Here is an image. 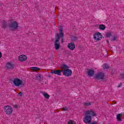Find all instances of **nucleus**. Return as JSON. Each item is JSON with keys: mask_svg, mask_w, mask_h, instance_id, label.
<instances>
[{"mask_svg": "<svg viewBox=\"0 0 124 124\" xmlns=\"http://www.w3.org/2000/svg\"><path fill=\"white\" fill-rule=\"evenodd\" d=\"M6 66L7 69H10L11 68H13V64L10 62H8L6 64Z\"/></svg>", "mask_w": 124, "mask_h": 124, "instance_id": "obj_13", "label": "nucleus"}, {"mask_svg": "<svg viewBox=\"0 0 124 124\" xmlns=\"http://www.w3.org/2000/svg\"><path fill=\"white\" fill-rule=\"evenodd\" d=\"M123 116V114L120 113V114H118L117 115V121H118V122H121V121H122V118L121 117Z\"/></svg>", "mask_w": 124, "mask_h": 124, "instance_id": "obj_16", "label": "nucleus"}, {"mask_svg": "<svg viewBox=\"0 0 124 124\" xmlns=\"http://www.w3.org/2000/svg\"><path fill=\"white\" fill-rule=\"evenodd\" d=\"M43 95L44 96V97H45V98H49L50 97V96H49V94H48V93L45 92L43 93Z\"/></svg>", "mask_w": 124, "mask_h": 124, "instance_id": "obj_19", "label": "nucleus"}, {"mask_svg": "<svg viewBox=\"0 0 124 124\" xmlns=\"http://www.w3.org/2000/svg\"><path fill=\"white\" fill-rule=\"evenodd\" d=\"M67 47L70 50H74L75 49V45L73 43H70L68 44Z\"/></svg>", "mask_w": 124, "mask_h": 124, "instance_id": "obj_12", "label": "nucleus"}, {"mask_svg": "<svg viewBox=\"0 0 124 124\" xmlns=\"http://www.w3.org/2000/svg\"><path fill=\"white\" fill-rule=\"evenodd\" d=\"M115 40H117V37L114 36L113 38L111 39V41H115Z\"/></svg>", "mask_w": 124, "mask_h": 124, "instance_id": "obj_26", "label": "nucleus"}, {"mask_svg": "<svg viewBox=\"0 0 124 124\" xmlns=\"http://www.w3.org/2000/svg\"><path fill=\"white\" fill-rule=\"evenodd\" d=\"M30 69L32 71H39L40 70V68L37 67H31Z\"/></svg>", "mask_w": 124, "mask_h": 124, "instance_id": "obj_14", "label": "nucleus"}, {"mask_svg": "<svg viewBox=\"0 0 124 124\" xmlns=\"http://www.w3.org/2000/svg\"><path fill=\"white\" fill-rule=\"evenodd\" d=\"M97 80H102L104 78V74L103 73H98L94 77Z\"/></svg>", "mask_w": 124, "mask_h": 124, "instance_id": "obj_9", "label": "nucleus"}, {"mask_svg": "<svg viewBox=\"0 0 124 124\" xmlns=\"http://www.w3.org/2000/svg\"><path fill=\"white\" fill-rule=\"evenodd\" d=\"M28 57L25 55H21L18 57L19 62H26Z\"/></svg>", "mask_w": 124, "mask_h": 124, "instance_id": "obj_11", "label": "nucleus"}, {"mask_svg": "<svg viewBox=\"0 0 124 124\" xmlns=\"http://www.w3.org/2000/svg\"><path fill=\"white\" fill-rule=\"evenodd\" d=\"M62 68V71L63 72V75L66 77H69L72 75V70L68 69L69 67L66 64H62L61 66Z\"/></svg>", "mask_w": 124, "mask_h": 124, "instance_id": "obj_4", "label": "nucleus"}, {"mask_svg": "<svg viewBox=\"0 0 124 124\" xmlns=\"http://www.w3.org/2000/svg\"><path fill=\"white\" fill-rule=\"evenodd\" d=\"M59 28V34L57 35V37L56 39V41L55 42L54 46L55 47L56 50H59L60 49V43H59L60 41V38H61V42L62 43H63V28H62V26H60Z\"/></svg>", "mask_w": 124, "mask_h": 124, "instance_id": "obj_3", "label": "nucleus"}, {"mask_svg": "<svg viewBox=\"0 0 124 124\" xmlns=\"http://www.w3.org/2000/svg\"><path fill=\"white\" fill-rule=\"evenodd\" d=\"M62 70H57L51 71V73L52 74H56V75H58L59 76H62Z\"/></svg>", "mask_w": 124, "mask_h": 124, "instance_id": "obj_10", "label": "nucleus"}, {"mask_svg": "<svg viewBox=\"0 0 124 124\" xmlns=\"http://www.w3.org/2000/svg\"><path fill=\"white\" fill-rule=\"evenodd\" d=\"M99 29L101 31H104V30L106 29V27H105V25L103 24H101L99 26Z\"/></svg>", "mask_w": 124, "mask_h": 124, "instance_id": "obj_18", "label": "nucleus"}, {"mask_svg": "<svg viewBox=\"0 0 124 124\" xmlns=\"http://www.w3.org/2000/svg\"><path fill=\"white\" fill-rule=\"evenodd\" d=\"M14 107H15V108H18V106H17V105H15L14 106Z\"/></svg>", "mask_w": 124, "mask_h": 124, "instance_id": "obj_30", "label": "nucleus"}, {"mask_svg": "<svg viewBox=\"0 0 124 124\" xmlns=\"http://www.w3.org/2000/svg\"><path fill=\"white\" fill-rule=\"evenodd\" d=\"M6 27H7V24H6V21H3L2 23V28L4 29L6 28Z\"/></svg>", "mask_w": 124, "mask_h": 124, "instance_id": "obj_20", "label": "nucleus"}, {"mask_svg": "<svg viewBox=\"0 0 124 124\" xmlns=\"http://www.w3.org/2000/svg\"><path fill=\"white\" fill-rule=\"evenodd\" d=\"M18 95H20V96H22V95H23V93L22 92H19L18 93Z\"/></svg>", "mask_w": 124, "mask_h": 124, "instance_id": "obj_28", "label": "nucleus"}, {"mask_svg": "<svg viewBox=\"0 0 124 124\" xmlns=\"http://www.w3.org/2000/svg\"><path fill=\"white\" fill-rule=\"evenodd\" d=\"M108 67H109V66H108V64L106 63L104 64L103 65V68L104 69H108Z\"/></svg>", "mask_w": 124, "mask_h": 124, "instance_id": "obj_21", "label": "nucleus"}, {"mask_svg": "<svg viewBox=\"0 0 124 124\" xmlns=\"http://www.w3.org/2000/svg\"><path fill=\"white\" fill-rule=\"evenodd\" d=\"M88 74L89 76H93L94 74V71L93 70H89Z\"/></svg>", "mask_w": 124, "mask_h": 124, "instance_id": "obj_15", "label": "nucleus"}, {"mask_svg": "<svg viewBox=\"0 0 124 124\" xmlns=\"http://www.w3.org/2000/svg\"><path fill=\"white\" fill-rule=\"evenodd\" d=\"M37 80H39V81H41V75L39 74L36 77Z\"/></svg>", "mask_w": 124, "mask_h": 124, "instance_id": "obj_24", "label": "nucleus"}, {"mask_svg": "<svg viewBox=\"0 0 124 124\" xmlns=\"http://www.w3.org/2000/svg\"><path fill=\"white\" fill-rule=\"evenodd\" d=\"M31 34V33H29V34Z\"/></svg>", "mask_w": 124, "mask_h": 124, "instance_id": "obj_33", "label": "nucleus"}, {"mask_svg": "<svg viewBox=\"0 0 124 124\" xmlns=\"http://www.w3.org/2000/svg\"><path fill=\"white\" fill-rule=\"evenodd\" d=\"M85 115L83 118V123L84 124H90L92 122V117L96 116V112L92 109H89L85 112Z\"/></svg>", "mask_w": 124, "mask_h": 124, "instance_id": "obj_1", "label": "nucleus"}, {"mask_svg": "<svg viewBox=\"0 0 124 124\" xmlns=\"http://www.w3.org/2000/svg\"><path fill=\"white\" fill-rule=\"evenodd\" d=\"M108 41V44H109V41Z\"/></svg>", "mask_w": 124, "mask_h": 124, "instance_id": "obj_32", "label": "nucleus"}, {"mask_svg": "<svg viewBox=\"0 0 124 124\" xmlns=\"http://www.w3.org/2000/svg\"><path fill=\"white\" fill-rule=\"evenodd\" d=\"M121 87H122V83L119 84L118 86V88H121Z\"/></svg>", "mask_w": 124, "mask_h": 124, "instance_id": "obj_29", "label": "nucleus"}, {"mask_svg": "<svg viewBox=\"0 0 124 124\" xmlns=\"http://www.w3.org/2000/svg\"><path fill=\"white\" fill-rule=\"evenodd\" d=\"M110 36H112V34L111 32H108L106 34V37H110Z\"/></svg>", "mask_w": 124, "mask_h": 124, "instance_id": "obj_23", "label": "nucleus"}, {"mask_svg": "<svg viewBox=\"0 0 124 124\" xmlns=\"http://www.w3.org/2000/svg\"><path fill=\"white\" fill-rule=\"evenodd\" d=\"M102 34L99 32H97L93 34V38L94 40H96L97 41L101 40V39H102Z\"/></svg>", "mask_w": 124, "mask_h": 124, "instance_id": "obj_7", "label": "nucleus"}, {"mask_svg": "<svg viewBox=\"0 0 124 124\" xmlns=\"http://www.w3.org/2000/svg\"><path fill=\"white\" fill-rule=\"evenodd\" d=\"M2 57V54H1V52H0V58H1Z\"/></svg>", "mask_w": 124, "mask_h": 124, "instance_id": "obj_31", "label": "nucleus"}, {"mask_svg": "<svg viewBox=\"0 0 124 124\" xmlns=\"http://www.w3.org/2000/svg\"><path fill=\"white\" fill-rule=\"evenodd\" d=\"M13 83L15 87L23 88L25 86V82L23 81V80L19 78H15L13 80Z\"/></svg>", "mask_w": 124, "mask_h": 124, "instance_id": "obj_5", "label": "nucleus"}, {"mask_svg": "<svg viewBox=\"0 0 124 124\" xmlns=\"http://www.w3.org/2000/svg\"><path fill=\"white\" fill-rule=\"evenodd\" d=\"M62 111H67V110H68V108L67 107H64L62 108Z\"/></svg>", "mask_w": 124, "mask_h": 124, "instance_id": "obj_25", "label": "nucleus"}, {"mask_svg": "<svg viewBox=\"0 0 124 124\" xmlns=\"http://www.w3.org/2000/svg\"><path fill=\"white\" fill-rule=\"evenodd\" d=\"M67 124H76V122L73 120H70L68 122Z\"/></svg>", "mask_w": 124, "mask_h": 124, "instance_id": "obj_22", "label": "nucleus"}, {"mask_svg": "<svg viewBox=\"0 0 124 124\" xmlns=\"http://www.w3.org/2000/svg\"><path fill=\"white\" fill-rule=\"evenodd\" d=\"M4 112L7 115H10L12 114V112H13V108H12V107L10 106H6L4 107Z\"/></svg>", "mask_w": 124, "mask_h": 124, "instance_id": "obj_6", "label": "nucleus"}, {"mask_svg": "<svg viewBox=\"0 0 124 124\" xmlns=\"http://www.w3.org/2000/svg\"><path fill=\"white\" fill-rule=\"evenodd\" d=\"M120 77L122 79H123V78H124V74H120Z\"/></svg>", "mask_w": 124, "mask_h": 124, "instance_id": "obj_27", "label": "nucleus"}, {"mask_svg": "<svg viewBox=\"0 0 124 124\" xmlns=\"http://www.w3.org/2000/svg\"><path fill=\"white\" fill-rule=\"evenodd\" d=\"M85 115L83 118V123L84 124H90L92 122V117L96 116V112L92 109H89L85 112Z\"/></svg>", "mask_w": 124, "mask_h": 124, "instance_id": "obj_2", "label": "nucleus"}, {"mask_svg": "<svg viewBox=\"0 0 124 124\" xmlns=\"http://www.w3.org/2000/svg\"><path fill=\"white\" fill-rule=\"evenodd\" d=\"M92 105V102H86L83 103V106L85 107H88L89 106H91Z\"/></svg>", "mask_w": 124, "mask_h": 124, "instance_id": "obj_17", "label": "nucleus"}, {"mask_svg": "<svg viewBox=\"0 0 124 124\" xmlns=\"http://www.w3.org/2000/svg\"><path fill=\"white\" fill-rule=\"evenodd\" d=\"M10 28L12 30H16L18 28V23L16 21H13L10 24Z\"/></svg>", "mask_w": 124, "mask_h": 124, "instance_id": "obj_8", "label": "nucleus"}]
</instances>
